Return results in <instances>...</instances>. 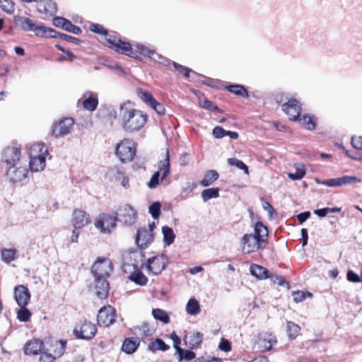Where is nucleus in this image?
<instances>
[{
	"label": "nucleus",
	"mask_w": 362,
	"mask_h": 362,
	"mask_svg": "<svg viewBox=\"0 0 362 362\" xmlns=\"http://www.w3.org/2000/svg\"><path fill=\"white\" fill-rule=\"evenodd\" d=\"M97 332L95 325L86 320L81 321L74 328V333L78 339H90Z\"/></svg>",
	"instance_id": "obj_10"
},
{
	"label": "nucleus",
	"mask_w": 362,
	"mask_h": 362,
	"mask_svg": "<svg viewBox=\"0 0 362 362\" xmlns=\"http://www.w3.org/2000/svg\"><path fill=\"white\" fill-rule=\"evenodd\" d=\"M14 22L17 27L25 31H32L35 25L31 19L24 16H16Z\"/></svg>",
	"instance_id": "obj_26"
},
{
	"label": "nucleus",
	"mask_w": 362,
	"mask_h": 362,
	"mask_svg": "<svg viewBox=\"0 0 362 362\" xmlns=\"http://www.w3.org/2000/svg\"><path fill=\"white\" fill-rule=\"evenodd\" d=\"M47 153L48 149L44 144L37 143L30 146L29 166L31 171L39 172L45 169Z\"/></svg>",
	"instance_id": "obj_4"
},
{
	"label": "nucleus",
	"mask_w": 362,
	"mask_h": 362,
	"mask_svg": "<svg viewBox=\"0 0 362 362\" xmlns=\"http://www.w3.org/2000/svg\"><path fill=\"white\" fill-rule=\"evenodd\" d=\"M32 31L35 32V35L40 37L57 38L58 37V35H57V31L51 28H47L42 25H36L35 24Z\"/></svg>",
	"instance_id": "obj_24"
},
{
	"label": "nucleus",
	"mask_w": 362,
	"mask_h": 362,
	"mask_svg": "<svg viewBox=\"0 0 362 362\" xmlns=\"http://www.w3.org/2000/svg\"><path fill=\"white\" fill-rule=\"evenodd\" d=\"M203 339V334L200 332L193 333L189 337H186L185 340L186 344L190 349H196L199 346Z\"/></svg>",
	"instance_id": "obj_28"
},
{
	"label": "nucleus",
	"mask_w": 362,
	"mask_h": 362,
	"mask_svg": "<svg viewBox=\"0 0 362 362\" xmlns=\"http://www.w3.org/2000/svg\"><path fill=\"white\" fill-rule=\"evenodd\" d=\"M218 178V173L216 170H209L205 173L204 178L201 180L200 184L203 187H207L211 185Z\"/></svg>",
	"instance_id": "obj_32"
},
{
	"label": "nucleus",
	"mask_w": 362,
	"mask_h": 362,
	"mask_svg": "<svg viewBox=\"0 0 362 362\" xmlns=\"http://www.w3.org/2000/svg\"><path fill=\"white\" fill-rule=\"evenodd\" d=\"M351 144L356 149L362 150V136H353Z\"/></svg>",
	"instance_id": "obj_61"
},
{
	"label": "nucleus",
	"mask_w": 362,
	"mask_h": 362,
	"mask_svg": "<svg viewBox=\"0 0 362 362\" xmlns=\"http://www.w3.org/2000/svg\"><path fill=\"white\" fill-rule=\"evenodd\" d=\"M71 221L74 228H83L88 225L90 220L89 215L86 211L75 209L72 214Z\"/></svg>",
	"instance_id": "obj_19"
},
{
	"label": "nucleus",
	"mask_w": 362,
	"mask_h": 362,
	"mask_svg": "<svg viewBox=\"0 0 362 362\" xmlns=\"http://www.w3.org/2000/svg\"><path fill=\"white\" fill-rule=\"evenodd\" d=\"M116 217L124 224L132 226L136 221L137 211L131 205H120Z\"/></svg>",
	"instance_id": "obj_11"
},
{
	"label": "nucleus",
	"mask_w": 362,
	"mask_h": 362,
	"mask_svg": "<svg viewBox=\"0 0 362 362\" xmlns=\"http://www.w3.org/2000/svg\"><path fill=\"white\" fill-rule=\"evenodd\" d=\"M338 179H339L338 183L339 184V186L344 185H347V184H351V183H354L356 182H360V179H358V177H356L355 176L345 175L341 177H339Z\"/></svg>",
	"instance_id": "obj_50"
},
{
	"label": "nucleus",
	"mask_w": 362,
	"mask_h": 362,
	"mask_svg": "<svg viewBox=\"0 0 362 362\" xmlns=\"http://www.w3.org/2000/svg\"><path fill=\"white\" fill-rule=\"evenodd\" d=\"M136 49V51L144 56H147L150 59H153L154 61L162 62L163 61V57L157 53L153 49H150L148 47H146L144 45L137 43L134 45Z\"/></svg>",
	"instance_id": "obj_22"
},
{
	"label": "nucleus",
	"mask_w": 362,
	"mask_h": 362,
	"mask_svg": "<svg viewBox=\"0 0 362 362\" xmlns=\"http://www.w3.org/2000/svg\"><path fill=\"white\" fill-rule=\"evenodd\" d=\"M300 331V327L299 325L293 322L287 321L286 332L291 340L295 339L298 336Z\"/></svg>",
	"instance_id": "obj_36"
},
{
	"label": "nucleus",
	"mask_w": 362,
	"mask_h": 362,
	"mask_svg": "<svg viewBox=\"0 0 362 362\" xmlns=\"http://www.w3.org/2000/svg\"><path fill=\"white\" fill-rule=\"evenodd\" d=\"M259 346L262 351H270L273 346L277 342L275 335L269 332L259 334Z\"/></svg>",
	"instance_id": "obj_20"
},
{
	"label": "nucleus",
	"mask_w": 362,
	"mask_h": 362,
	"mask_svg": "<svg viewBox=\"0 0 362 362\" xmlns=\"http://www.w3.org/2000/svg\"><path fill=\"white\" fill-rule=\"evenodd\" d=\"M152 315L155 319L165 324H168L170 322V317L168 313L163 310L159 308L153 309L152 310Z\"/></svg>",
	"instance_id": "obj_39"
},
{
	"label": "nucleus",
	"mask_w": 362,
	"mask_h": 362,
	"mask_svg": "<svg viewBox=\"0 0 362 362\" xmlns=\"http://www.w3.org/2000/svg\"><path fill=\"white\" fill-rule=\"evenodd\" d=\"M1 8L7 13H12L14 11V3L11 0H0Z\"/></svg>",
	"instance_id": "obj_48"
},
{
	"label": "nucleus",
	"mask_w": 362,
	"mask_h": 362,
	"mask_svg": "<svg viewBox=\"0 0 362 362\" xmlns=\"http://www.w3.org/2000/svg\"><path fill=\"white\" fill-rule=\"evenodd\" d=\"M28 173L27 168L18 163L8 167L6 176L11 182L16 183L25 179Z\"/></svg>",
	"instance_id": "obj_13"
},
{
	"label": "nucleus",
	"mask_w": 362,
	"mask_h": 362,
	"mask_svg": "<svg viewBox=\"0 0 362 362\" xmlns=\"http://www.w3.org/2000/svg\"><path fill=\"white\" fill-rule=\"evenodd\" d=\"M84 109L89 111H94L96 110L98 105V95L95 93L90 92L88 98L85 99L83 103Z\"/></svg>",
	"instance_id": "obj_30"
},
{
	"label": "nucleus",
	"mask_w": 362,
	"mask_h": 362,
	"mask_svg": "<svg viewBox=\"0 0 362 362\" xmlns=\"http://www.w3.org/2000/svg\"><path fill=\"white\" fill-rule=\"evenodd\" d=\"M218 347L221 350L224 351H229L231 349L230 343L224 338L221 339Z\"/></svg>",
	"instance_id": "obj_62"
},
{
	"label": "nucleus",
	"mask_w": 362,
	"mask_h": 362,
	"mask_svg": "<svg viewBox=\"0 0 362 362\" xmlns=\"http://www.w3.org/2000/svg\"><path fill=\"white\" fill-rule=\"evenodd\" d=\"M136 153V144L129 139L121 140L115 146V155L124 163L132 161Z\"/></svg>",
	"instance_id": "obj_5"
},
{
	"label": "nucleus",
	"mask_w": 362,
	"mask_h": 362,
	"mask_svg": "<svg viewBox=\"0 0 362 362\" xmlns=\"http://www.w3.org/2000/svg\"><path fill=\"white\" fill-rule=\"evenodd\" d=\"M90 30L93 33L105 35L108 47L117 52L127 55L134 59H139L138 56L134 54L132 51V45L129 42H124L120 39H118L115 35H109L107 30L103 25L97 23H92L90 25Z\"/></svg>",
	"instance_id": "obj_3"
},
{
	"label": "nucleus",
	"mask_w": 362,
	"mask_h": 362,
	"mask_svg": "<svg viewBox=\"0 0 362 362\" xmlns=\"http://www.w3.org/2000/svg\"><path fill=\"white\" fill-rule=\"evenodd\" d=\"M140 341L137 338H127L122 345V350L127 354L134 353L139 346Z\"/></svg>",
	"instance_id": "obj_25"
},
{
	"label": "nucleus",
	"mask_w": 362,
	"mask_h": 362,
	"mask_svg": "<svg viewBox=\"0 0 362 362\" xmlns=\"http://www.w3.org/2000/svg\"><path fill=\"white\" fill-rule=\"evenodd\" d=\"M170 349V346L166 344L161 339L156 338L149 342L148 344V350L153 353L157 351H166Z\"/></svg>",
	"instance_id": "obj_29"
},
{
	"label": "nucleus",
	"mask_w": 362,
	"mask_h": 362,
	"mask_svg": "<svg viewBox=\"0 0 362 362\" xmlns=\"http://www.w3.org/2000/svg\"><path fill=\"white\" fill-rule=\"evenodd\" d=\"M98 323L100 326L108 327L115 320V310L110 305L104 306L100 308L97 317Z\"/></svg>",
	"instance_id": "obj_14"
},
{
	"label": "nucleus",
	"mask_w": 362,
	"mask_h": 362,
	"mask_svg": "<svg viewBox=\"0 0 362 362\" xmlns=\"http://www.w3.org/2000/svg\"><path fill=\"white\" fill-rule=\"evenodd\" d=\"M227 163L228 165L235 166L236 168L243 170L245 173L248 174V167L240 160L235 158H230L227 159Z\"/></svg>",
	"instance_id": "obj_46"
},
{
	"label": "nucleus",
	"mask_w": 362,
	"mask_h": 362,
	"mask_svg": "<svg viewBox=\"0 0 362 362\" xmlns=\"http://www.w3.org/2000/svg\"><path fill=\"white\" fill-rule=\"evenodd\" d=\"M113 270L111 261L107 258H98L92 267L95 279H106Z\"/></svg>",
	"instance_id": "obj_9"
},
{
	"label": "nucleus",
	"mask_w": 362,
	"mask_h": 362,
	"mask_svg": "<svg viewBox=\"0 0 362 362\" xmlns=\"http://www.w3.org/2000/svg\"><path fill=\"white\" fill-rule=\"evenodd\" d=\"M42 342L38 339H33L28 341L24 347V353L26 355H37L42 351Z\"/></svg>",
	"instance_id": "obj_23"
},
{
	"label": "nucleus",
	"mask_w": 362,
	"mask_h": 362,
	"mask_svg": "<svg viewBox=\"0 0 362 362\" xmlns=\"http://www.w3.org/2000/svg\"><path fill=\"white\" fill-rule=\"evenodd\" d=\"M202 107L206 110H214V111H216L218 112H221V110L219 109V107L217 105H216L211 101H210L206 98L203 100Z\"/></svg>",
	"instance_id": "obj_53"
},
{
	"label": "nucleus",
	"mask_w": 362,
	"mask_h": 362,
	"mask_svg": "<svg viewBox=\"0 0 362 362\" xmlns=\"http://www.w3.org/2000/svg\"><path fill=\"white\" fill-rule=\"evenodd\" d=\"M162 233L163 235V243L165 245H170L173 243L175 234L173 230L168 226H164L162 227Z\"/></svg>",
	"instance_id": "obj_33"
},
{
	"label": "nucleus",
	"mask_w": 362,
	"mask_h": 362,
	"mask_svg": "<svg viewBox=\"0 0 362 362\" xmlns=\"http://www.w3.org/2000/svg\"><path fill=\"white\" fill-rule=\"evenodd\" d=\"M176 354L178 355L179 361L185 359L186 361H191L195 358V354L190 350H185L182 348L177 349Z\"/></svg>",
	"instance_id": "obj_41"
},
{
	"label": "nucleus",
	"mask_w": 362,
	"mask_h": 362,
	"mask_svg": "<svg viewBox=\"0 0 362 362\" xmlns=\"http://www.w3.org/2000/svg\"><path fill=\"white\" fill-rule=\"evenodd\" d=\"M57 35H58V38L62 39L63 40L74 43L75 45H78L81 42V40L76 37H72L71 35H68L64 33H60L57 32Z\"/></svg>",
	"instance_id": "obj_52"
},
{
	"label": "nucleus",
	"mask_w": 362,
	"mask_h": 362,
	"mask_svg": "<svg viewBox=\"0 0 362 362\" xmlns=\"http://www.w3.org/2000/svg\"><path fill=\"white\" fill-rule=\"evenodd\" d=\"M159 170L153 173L149 182H148V187L151 189L156 188L159 184V179L160 176V172H162L161 183L165 185L170 183L169 179L167 178L170 173V158L169 151H167L165 153V158L163 160L159 163Z\"/></svg>",
	"instance_id": "obj_6"
},
{
	"label": "nucleus",
	"mask_w": 362,
	"mask_h": 362,
	"mask_svg": "<svg viewBox=\"0 0 362 362\" xmlns=\"http://www.w3.org/2000/svg\"><path fill=\"white\" fill-rule=\"evenodd\" d=\"M160 63L164 64L165 66H169L170 64H172L175 68V69L182 74L185 77L187 78L189 77V73L192 71V69H190L188 67L184 66L180 64H177L175 62H171L168 59H163V61L160 62Z\"/></svg>",
	"instance_id": "obj_31"
},
{
	"label": "nucleus",
	"mask_w": 362,
	"mask_h": 362,
	"mask_svg": "<svg viewBox=\"0 0 362 362\" xmlns=\"http://www.w3.org/2000/svg\"><path fill=\"white\" fill-rule=\"evenodd\" d=\"M140 335L141 337H151L153 334V331L149 329L148 327V325L146 323L142 324L139 327Z\"/></svg>",
	"instance_id": "obj_55"
},
{
	"label": "nucleus",
	"mask_w": 362,
	"mask_h": 362,
	"mask_svg": "<svg viewBox=\"0 0 362 362\" xmlns=\"http://www.w3.org/2000/svg\"><path fill=\"white\" fill-rule=\"evenodd\" d=\"M45 12L50 16L56 13L57 11V4L52 0H47L44 5Z\"/></svg>",
	"instance_id": "obj_49"
},
{
	"label": "nucleus",
	"mask_w": 362,
	"mask_h": 362,
	"mask_svg": "<svg viewBox=\"0 0 362 362\" xmlns=\"http://www.w3.org/2000/svg\"><path fill=\"white\" fill-rule=\"evenodd\" d=\"M40 354V362H53L55 358L51 354L42 351Z\"/></svg>",
	"instance_id": "obj_64"
},
{
	"label": "nucleus",
	"mask_w": 362,
	"mask_h": 362,
	"mask_svg": "<svg viewBox=\"0 0 362 362\" xmlns=\"http://www.w3.org/2000/svg\"><path fill=\"white\" fill-rule=\"evenodd\" d=\"M305 175V167L302 164H295L294 165V171L289 172L288 173V176L290 179L293 180H297L302 179Z\"/></svg>",
	"instance_id": "obj_34"
},
{
	"label": "nucleus",
	"mask_w": 362,
	"mask_h": 362,
	"mask_svg": "<svg viewBox=\"0 0 362 362\" xmlns=\"http://www.w3.org/2000/svg\"><path fill=\"white\" fill-rule=\"evenodd\" d=\"M153 233L147 231V228H141L137 230L135 241L140 249H146L153 241Z\"/></svg>",
	"instance_id": "obj_17"
},
{
	"label": "nucleus",
	"mask_w": 362,
	"mask_h": 362,
	"mask_svg": "<svg viewBox=\"0 0 362 362\" xmlns=\"http://www.w3.org/2000/svg\"><path fill=\"white\" fill-rule=\"evenodd\" d=\"M186 311L191 315H198L201 311L199 302L194 298L189 299L186 305Z\"/></svg>",
	"instance_id": "obj_37"
},
{
	"label": "nucleus",
	"mask_w": 362,
	"mask_h": 362,
	"mask_svg": "<svg viewBox=\"0 0 362 362\" xmlns=\"http://www.w3.org/2000/svg\"><path fill=\"white\" fill-rule=\"evenodd\" d=\"M21 308L17 313V317L21 322H27L30 320L31 313L26 306H20Z\"/></svg>",
	"instance_id": "obj_47"
},
{
	"label": "nucleus",
	"mask_w": 362,
	"mask_h": 362,
	"mask_svg": "<svg viewBox=\"0 0 362 362\" xmlns=\"http://www.w3.org/2000/svg\"><path fill=\"white\" fill-rule=\"evenodd\" d=\"M348 281L354 283H358L361 281V279L357 274L354 271L349 270L346 275Z\"/></svg>",
	"instance_id": "obj_60"
},
{
	"label": "nucleus",
	"mask_w": 362,
	"mask_h": 362,
	"mask_svg": "<svg viewBox=\"0 0 362 362\" xmlns=\"http://www.w3.org/2000/svg\"><path fill=\"white\" fill-rule=\"evenodd\" d=\"M21 149L15 146H7L1 153V161L7 165H13L20 163Z\"/></svg>",
	"instance_id": "obj_12"
},
{
	"label": "nucleus",
	"mask_w": 362,
	"mask_h": 362,
	"mask_svg": "<svg viewBox=\"0 0 362 362\" xmlns=\"http://www.w3.org/2000/svg\"><path fill=\"white\" fill-rule=\"evenodd\" d=\"M96 296L100 299H105L108 296L110 286L105 278L95 279Z\"/></svg>",
	"instance_id": "obj_21"
},
{
	"label": "nucleus",
	"mask_w": 362,
	"mask_h": 362,
	"mask_svg": "<svg viewBox=\"0 0 362 362\" xmlns=\"http://www.w3.org/2000/svg\"><path fill=\"white\" fill-rule=\"evenodd\" d=\"M227 130H225L223 127L217 126L213 129L212 134L216 139H221L226 136Z\"/></svg>",
	"instance_id": "obj_57"
},
{
	"label": "nucleus",
	"mask_w": 362,
	"mask_h": 362,
	"mask_svg": "<svg viewBox=\"0 0 362 362\" xmlns=\"http://www.w3.org/2000/svg\"><path fill=\"white\" fill-rule=\"evenodd\" d=\"M341 208L339 207H332V208H323L320 209H316L314 211V214L318 216L319 217H325L326 216L329 215V214L334 213V212H339L341 211Z\"/></svg>",
	"instance_id": "obj_43"
},
{
	"label": "nucleus",
	"mask_w": 362,
	"mask_h": 362,
	"mask_svg": "<svg viewBox=\"0 0 362 362\" xmlns=\"http://www.w3.org/2000/svg\"><path fill=\"white\" fill-rule=\"evenodd\" d=\"M64 30L74 33L75 35H79L82 33L81 29L78 26L74 25L68 19L66 24V27L64 28Z\"/></svg>",
	"instance_id": "obj_51"
},
{
	"label": "nucleus",
	"mask_w": 362,
	"mask_h": 362,
	"mask_svg": "<svg viewBox=\"0 0 362 362\" xmlns=\"http://www.w3.org/2000/svg\"><path fill=\"white\" fill-rule=\"evenodd\" d=\"M219 189L218 188H208L202 191V197L204 202H208L211 198H216L218 197Z\"/></svg>",
	"instance_id": "obj_40"
},
{
	"label": "nucleus",
	"mask_w": 362,
	"mask_h": 362,
	"mask_svg": "<svg viewBox=\"0 0 362 362\" xmlns=\"http://www.w3.org/2000/svg\"><path fill=\"white\" fill-rule=\"evenodd\" d=\"M226 88L228 91L234 93L236 95L243 96V97H246V98L248 97L247 90L242 85H239V84L228 85L226 87Z\"/></svg>",
	"instance_id": "obj_38"
},
{
	"label": "nucleus",
	"mask_w": 362,
	"mask_h": 362,
	"mask_svg": "<svg viewBox=\"0 0 362 362\" xmlns=\"http://www.w3.org/2000/svg\"><path fill=\"white\" fill-rule=\"evenodd\" d=\"M282 110L289 117L291 120H297L301 112V107L296 99H291L282 105Z\"/></svg>",
	"instance_id": "obj_16"
},
{
	"label": "nucleus",
	"mask_w": 362,
	"mask_h": 362,
	"mask_svg": "<svg viewBox=\"0 0 362 362\" xmlns=\"http://www.w3.org/2000/svg\"><path fill=\"white\" fill-rule=\"evenodd\" d=\"M250 274L258 279H266L269 278V271L264 267L252 264L250 267Z\"/></svg>",
	"instance_id": "obj_27"
},
{
	"label": "nucleus",
	"mask_w": 362,
	"mask_h": 362,
	"mask_svg": "<svg viewBox=\"0 0 362 362\" xmlns=\"http://www.w3.org/2000/svg\"><path fill=\"white\" fill-rule=\"evenodd\" d=\"M28 288L24 285H18L14 288V298L19 306H27L30 300Z\"/></svg>",
	"instance_id": "obj_18"
},
{
	"label": "nucleus",
	"mask_w": 362,
	"mask_h": 362,
	"mask_svg": "<svg viewBox=\"0 0 362 362\" xmlns=\"http://www.w3.org/2000/svg\"><path fill=\"white\" fill-rule=\"evenodd\" d=\"M168 264V259L165 255H158L147 259L146 269L148 274L158 275L165 269Z\"/></svg>",
	"instance_id": "obj_8"
},
{
	"label": "nucleus",
	"mask_w": 362,
	"mask_h": 362,
	"mask_svg": "<svg viewBox=\"0 0 362 362\" xmlns=\"http://www.w3.org/2000/svg\"><path fill=\"white\" fill-rule=\"evenodd\" d=\"M67 22V19L63 17H54L52 19V23L54 26L62 28L64 30V28L66 27V24Z\"/></svg>",
	"instance_id": "obj_56"
},
{
	"label": "nucleus",
	"mask_w": 362,
	"mask_h": 362,
	"mask_svg": "<svg viewBox=\"0 0 362 362\" xmlns=\"http://www.w3.org/2000/svg\"><path fill=\"white\" fill-rule=\"evenodd\" d=\"M263 207L264 211L267 212L268 217L270 220L274 219L276 216V211L272 205H263Z\"/></svg>",
	"instance_id": "obj_63"
},
{
	"label": "nucleus",
	"mask_w": 362,
	"mask_h": 362,
	"mask_svg": "<svg viewBox=\"0 0 362 362\" xmlns=\"http://www.w3.org/2000/svg\"><path fill=\"white\" fill-rule=\"evenodd\" d=\"M149 213L154 219L158 218L160 214V205H149Z\"/></svg>",
	"instance_id": "obj_59"
},
{
	"label": "nucleus",
	"mask_w": 362,
	"mask_h": 362,
	"mask_svg": "<svg viewBox=\"0 0 362 362\" xmlns=\"http://www.w3.org/2000/svg\"><path fill=\"white\" fill-rule=\"evenodd\" d=\"M118 117L123 130L129 133L138 132L145 125L148 119L146 114L132 107L129 104L120 105Z\"/></svg>",
	"instance_id": "obj_1"
},
{
	"label": "nucleus",
	"mask_w": 362,
	"mask_h": 362,
	"mask_svg": "<svg viewBox=\"0 0 362 362\" xmlns=\"http://www.w3.org/2000/svg\"><path fill=\"white\" fill-rule=\"evenodd\" d=\"M138 94L139 98L142 100V101L148 104L149 106H151L153 104V103H155L156 99L153 97L152 94L148 91L139 89Z\"/></svg>",
	"instance_id": "obj_44"
},
{
	"label": "nucleus",
	"mask_w": 362,
	"mask_h": 362,
	"mask_svg": "<svg viewBox=\"0 0 362 362\" xmlns=\"http://www.w3.org/2000/svg\"><path fill=\"white\" fill-rule=\"evenodd\" d=\"M117 217L108 214H100L95 221V227L104 234H110L116 228Z\"/></svg>",
	"instance_id": "obj_7"
},
{
	"label": "nucleus",
	"mask_w": 362,
	"mask_h": 362,
	"mask_svg": "<svg viewBox=\"0 0 362 362\" xmlns=\"http://www.w3.org/2000/svg\"><path fill=\"white\" fill-rule=\"evenodd\" d=\"M269 230L262 222H257L252 233H246L241 238L242 250L249 254L263 249L267 243Z\"/></svg>",
	"instance_id": "obj_2"
},
{
	"label": "nucleus",
	"mask_w": 362,
	"mask_h": 362,
	"mask_svg": "<svg viewBox=\"0 0 362 362\" xmlns=\"http://www.w3.org/2000/svg\"><path fill=\"white\" fill-rule=\"evenodd\" d=\"M74 121L72 118H64L52 127V135L55 137L64 136L71 132Z\"/></svg>",
	"instance_id": "obj_15"
},
{
	"label": "nucleus",
	"mask_w": 362,
	"mask_h": 362,
	"mask_svg": "<svg viewBox=\"0 0 362 362\" xmlns=\"http://www.w3.org/2000/svg\"><path fill=\"white\" fill-rule=\"evenodd\" d=\"M16 250L15 249H2L1 259L6 263H10L15 259Z\"/></svg>",
	"instance_id": "obj_42"
},
{
	"label": "nucleus",
	"mask_w": 362,
	"mask_h": 362,
	"mask_svg": "<svg viewBox=\"0 0 362 362\" xmlns=\"http://www.w3.org/2000/svg\"><path fill=\"white\" fill-rule=\"evenodd\" d=\"M269 278H270L274 283H277L279 286H286L288 288L289 287L288 282L281 276L274 274L269 276Z\"/></svg>",
	"instance_id": "obj_54"
},
{
	"label": "nucleus",
	"mask_w": 362,
	"mask_h": 362,
	"mask_svg": "<svg viewBox=\"0 0 362 362\" xmlns=\"http://www.w3.org/2000/svg\"><path fill=\"white\" fill-rule=\"evenodd\" d=\"M301 124L308 130L315 129L316 127V122L315 117L310 115H304Z\"/></svg>",
	"instance_id": "obj_45"
},
{
	"label": "nucleus",
	"mask_w": 362,
	"mask_h": 362,
	"mask_svg": "<svg viewBox=\"0 0 362 362\" xmlns=\"http://www.w3.org/2000/svg\"><path fill=\"white\" fill-rule=\"evenodd\" d=\"M151 107L159 115H163L165 112V109L164 105L158 103L156 100H155V103H153V104L151 105Z\"/></svg>",
	"instance_id": "obj_58"
},
{
	"label": "nucleus",
	"mask_w": 362,
	"mask_h": 362,
	"mask_svg": "<svg viewBox=\"0 0 362 362\" xmlns=\"http://www.w3.org/2000/svg\"><path fill=\"white\" fill-rule=\"evenodd\" d=\"M129 280L140 286H144L148 282L147 277L139 270L132 272L129 277Z\"/></svg>",
	"instance_id": "obj_35"
}]
</instances>
